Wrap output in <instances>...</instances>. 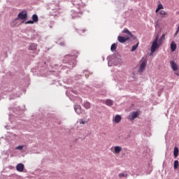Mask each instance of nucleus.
<instances>
[{
  "label": "nucleus",
  "instance_id": "2f4dec72",
  "mask_svg": "<svg viewBox=\"0 0 179 179\" xmlns=\"http://www.w3.org/2000/svg\"><path fill=\"white\" fill-rule=\"evenodd\" d=\"M147 62H148L146 60H143L140 66H141L142 68H145Z\"/></svg>",
  "mask_w": 179,
  "mask_h": 179
},
{
  "label": "nucleus",
  "instance_id": "2eb2a0df",
  "mask_svg": "<svg viewBox=\"0 0 179 179\" xmlns=\"http://www.w3.org/2000/svg\"><path fill=\"white\" fill-rule=\"evenodd\" d=\"M83 106L84 108H85V110H89V109H90V107H92V104L89 101L84 102Z\"/></svg>",
  "mask_w": 179,
  "mask_h": 179
},
{
  "label": "nucleus",
  "instance_id": "5fc2aeb1",
  "mask_svg": "<svg viewBox=\"0 0 179 179\" xmlns=\"http://www.w3.org/2000/svg\"><path fill=\"white\" fill-rule=\"evenodd\" d=\"M72 92H73V93H75V91L72 90Z\"/></svg>",
  "mask_w": 179,
  "mask_h": 179
},
{
  "label": "nucleus",
  "instance_id": "c756f323",
  "mask_svg": "<svg viewBox=\"0 0 179 179\" xmlns=\"http://www.w3.org/2000/svg\"><path fill=\"white\" fill-rule=\"evenodd\" d=\"M131 38H132V40H134V41H138V38L136 37V36L132 34V33L130 34V35H129Z\"/></svg>",
  "mask_w": 179,
  "mask_h": 179
},
{
  "label": "nucleus",
  "instance_id": "4d7b16f0",
  "mask_svg": "<svg viewBox=\"0 0 179 179\" xmlns=\"http://www.w3.org/2000/svg\"><path fill=\"white\" fill-rule=\"evenodd\" d=\"M68 71H69V70H66V72L68 73Z\"/></svg>",
  "mask_w": 179,
  "mask_h": 179
},
{
  "label": "nucleus",
  "instance_id": "f3484780",
  "mask_svg": "<svg viewBox=\"0 0 179 179\" xmlns=\"http://www.w3.org/2000/svg\"><path fill=\"white\" fill-rule=\"evenodd\" d=\"M121 150H122V147L120 145L115 146V153L116 155H118L119 153H121Z\"/></svg>",
  "mask_w": 179,
  "mask_h": 179
},
{
  "label": "nucleus",
  "instance_id": "49530a36",
  "mask_svg": "<svg viewBox=\"0 0 179 179\" xmlns=\"http://www.w3.org/2000/svg\"><path fill=\"white\" fill-rule=\"evenodd\" d=\"M6 129H9V126H5Z\"/></svg>",
  "mask_w": 179,
  "mask_h": 179
},
{
  "label": "nucleus",
  "instance_id": "ea45409f",
  "mask_svg": "<svg viewBox=\"0 0 179 179\" xmlns=\"http://www.w3.org/2000/svg\"><path fill=\"white\" fill-rule=\"evenodd\" d=\"M163 4L162 3H159L157 6V8L160 10V9H163Z\"/></svg>",
  "mask_w": 179,
  "mask_h": 179
},
{
  "label": "nucleus",
  "instance_id": "8fccbe9b",
  "mask_svg": "<svg viewBox=\"0 0 179 179\" xmlns=\"http://www.w3.org/2000/svg\"><path fill=\"white\" fill-rule=\"evenodd\" d=\"M177 30L179 31V25H178V29H177Z\"/></svg>",
  "mask_w": 179,
  "mask_h": 179
},
{
  "label": "nucleus",
  "instance_id": "0eeeda50",
  "mask_svg": "<svg viewBox=\"0 0 179 179\" xmlns=\"http://www.w3.org/2000/svg\"><path fill=\"white\" fill-rule=\"evenodd\" d=\"M138 115H139V112L133 111L129 114L128 118H129V120H130V121H134V120H135V118H138Z\"/></svg>",
  "mask_w": 179,
  "mask_h": 179
},
{
  "label": "nucleus",
  "instance_id": "a211bd4d",
  "mask_svg": "<svg viewBox=\"0 0 179 179\" xmlns=\"http://www.w3.org/2000/svg\"><path fill=\"white\" fill-rule=\"evenodd\" d=\"M179 149L178 147H175L173 149V157L174 159H177L178 157Z\"/></svg>",
  "mask_w": 179,
  "mask_h": 179
},
{
  "label": "nucleus",
  "instance_id": "f704fd0d",
  "mask_svg": "<svg viewBox=\"0 0 179 179\" xmlns=\"http://www.w3.org/2000/svg\"><path fill=\"white\" fill-rule=\"evenodd\" d=\"M83 73L85 74V78H87L90 73L87 70H84Z\"/></svg>",
  "mask_w": 179,
  "mask_h": 179
},
{
  "label": "nucleus",
  "instance_id": "4468645a",
  "mask_svg": "<svg viewBox=\"0 0 179 179\" xmlns=\"http://www.w3.org/2000/svg\"><path fill=\"white\" fill-rule=\"evenodd\" d=\"M170 64L173 71L175 72L176 71H178V65H177V63H175L174 61H171Z\"/></svg>",
  "mask_w": 179,
  "mask_h": 179
},
{
  "label": "nucleus",
  "instance_id": "cd10ccee",
  "mask_svg": "<svg viewBox=\"0 0 179 179\" xmlns=\"http://www.w3.org/2000/svg\"><path fill=\"white\" fill-rule=\"evenodd\" d=\"M138 45H139V42H138L136 45H134L131 47V52H134V51H135V50H136V48H138Z\"/></svg>",
  "mask_w": 179,
  "mask_h": 179
},
{
  "label": "nucleus",
  "instance_id": "423d86ee",
  "mask_svg": "<svg viewBox=\"0 0 179 179\" xmlns=\"http://www.w3.org/2000/svg\"><path fill=\"white\" fill-rule=\"evenodd\" d=\"M50 76H52V78H55V79L53 80L55 82H59V79L61 78V76L59 75V71H53L51 72Z\"/></svg>",
  "mask_w": 179,
  "mask_h": 179
},
{
  "label": "nucleus",
  "instance_id": "c03bdc74",
  "mask_svg": "<svg viewBox=\"0 0 179 179\" xmlns=\"http://www.w3.org/2000/svg\"><path fill=\"white\" fill-rule=\"evenodd\" d=\"M76 78H78V79H80V78H82V76H76Z\"/></svg>",
  "mask_w": 179,
  "mask_h": 179
},
{
  "label": "nucleus",
  "instance_id": "dca6fc26",
  "mask_svg": "<svg viewBox=\"0 0 179 179\" xmlns=\"http://www.w3.org/2000/svg\"><path fill=\"white\" fill-rule=\"evenodd\" d=\"M176 50H177V44L174 41H172L171 43V52H174Z\"/></svg>",
  "mask_w": 179,
  "mask_h": 179
},
{
  "label": "nucleus",
  "instance_id": "bb28decb",
  "mask_svg": "<svg viewBox=\"0 0 179 179\" xmlns=\"http://www.w3.org/2000/svg\"><path fill=\"white\" fill-rule=\"evenodd\" d=\"M76 31L80 36H83V33L86 32V29H76Z\"/></svg>",
  "mask_w": 179,
  "mask_h": 179
},
{
  "label": "nucleus",
  "instance_id": "6ab92c4d",
  "mask_svg": "<svg viewBox=\"0 0 179 179\" xmlns=\"http://www.w3.org/2000/svg\"><path fill=\"white\" fill-rule=\"evenodd\" d=\"M121 120H122L121 115H116L115 117V119H114V122L116 124H118V123L121 122Z\"/></svg>",
  "mask_w": 179,
  "mask_h": 179
},
{
  "label": "nucleus",
  "instance_id": "37998d69",
  "mask_svg": "<svg viewBox=\"0 0 179 179\" xmlns=\"http://www.w3.org/2000/svg\"><path fill=\"white\" fill-rule=\"evenodd\" d=\"M159 10H160L158 8H157L155 10L156 13H157V12H159Z\"/></svg>",
  "mask_w": 179,
  "mask_h": 179
},
{
  "label": "nucleus",
  "instance_id": "f257e3e1",
  "mask_svg": "<svg viewBox=\"0 0 179 179\" xmlns=\"http://www.w3.org/2000/svg\"><path fill=\"white\" fill-rule=\"evenodd\" d=\"M79 53L76 50H73L71 54L66 55L63 59V64L66 65L62 66L61 69L72 71L76 66V58H78Z\"/></svg>",
  "mask_w": 179,
  "mask_h": 179
},
{
  "label": "nucleus",
  "instance_id": "5701e85b",
  "mask_svg": "<svg viewBox=\"0 0 179 179\" xmlns=\"http://www.w3.org/2000/svg\"><path fill=\"white\" fill-rule=\"evenodd\" d=\"M32 21L34 23H37V22H38V15H37V14H34L32 15Z\"/></svg>",
  "mask_w": 179,
  "mask_h": 179
},
{
  "label": "nucleus",
  "instance_id": "09e8293b",
  "mask_svg": "<svg viewBox=\"0 0 179 179\" xmlns=\"http://www.w3.org/2000/svg\"><path fill=\"white\" fill-rule=\"evenodd\" d=\"M176 15H179V11H177V12H176Z\"/></svg>",
  "mask_w": 179,
  "mask_h": 179
},
{
  "label": "nucleus",
  "instance_id": "a19ab883",
  "mask_svg": "<svg viewBox=\"0 0 179 179\" xmlns=\"http://www.w3.org/2000/svg\"><path fill=\"white\" fill-rule=\"evenodd\" d=\"M86 122H87L84 121L83 119H81V120H80V124H86Z\"/></svg>",
  "mask_w": 179,
  "mask_h": 179
},
{
  "label": "nucleus",
  "instance_id": "7c9ffc66",
  "mask_svg": "<svg viewBox=\"0 0 179 179\" xmlns=\"http://www.w3.org/2000/svg\"><path fill=\"white\" fill-rule=\"evenodd\" d=\"M57 44H58V45H60L61 47H65V42H59V39L57 41Z\"/></svg>",
  "mask_w": 179,
  "mask_h": 179
},
{
  "label": "nucleus",
  "instance_id": "f03ea898",
  "mask_svg": "<svg viewBox=\"0 0 179 179\" xmlns=\"http://www.w3.org/2000/svg\"><path fill=\"white\" fill-rule=\"evenodd\" d=\"M158 42H159V34H157L155 36V38L153 41L152 44L151 45L150 51L152 53L155 52L156 50L160 48V44L162 43H159Z\"/></svg>",
  "mask_w": 179,
  "mask_h": 179
},
{
  "label": "nucleus",
  "instance_id": "a18cd8bd",
  "mask_svg": "<svg viewBox=\"0 0 179 179\" xmlns=\"http://www.w3.org/2000/svg\"><path fill=\"white\" fill-rule=\"evenodd\" d=\"M178 34V30H176V31L175 33V36H177Z\"/></svg>",
  "mask_w": 179,
  "mask_h": 179
},
{
  "label": "nucleus",
  "instance_id": "603ef678",
  "mask_svg": "<svg viewBox=\"0 0 179 179\" xmlns=\"http://www.w3.org/2000/svg\"><path fill=\"white\" fill-rule=\"evenodd\" d=\"M120 57H121V56H118L117 59H120Z\"/></svg>",
  "mask_w": 179,
  "mask_h": 179
},
{
  "label": "nucleus",
  "instance_id": "4be33fe9",
  "mask_svg": "<svg viewBox=\"0 0 179 179\" xmlns=\"http://www.w3.org/2000/svg\"><path fill=\"white\" fill-rule=\"evenodd\" d=\"M20 94H10L9 96L10 100H13V99H16L17 97H20Z\"/></svg>",
  "mask_w": 179,
  "mask_h": 179
},
{
  "label": "nucleus",
  "instance_id": "4c0bfd02",
  "mask_svg": "<svg viewBox=\"0 0 179 179\" xmlns=\"http://www.w3.org/2000/svg\"><path fill=\"white\" fill-rule=\"evenodd\" d=\"M127 176H128V174H125V173H119V177L120 178H122V177H127Z\"/></svg>",
  "mask_w": 179,
  "mask_h": 179
},
{
  "label": "nucleus",
  "instance_id": "f8f14e48",
  "mask_svg": "<svg viewBox=\"0 0 179 179\" xmlns=\"http://www.w3.org/2000/svg\"><path fill=\"white\" fill-rule=\"evenodd\" d=\"M16 170H17V171L22 173V171H23V170H24V164H23L22 163H20V164H17Z\"/></svg>",
  "mask_w": 179,
  "mask_h": 179
},
{
  "label": "nucleus",
  "instance_id": "20e7f679",
  "mask_svg": "<svg viewBox=\"0 0 179 179\" xmlns=\"http://www.w3.org/2000/svg\"><path fill=\"white\" fill-rule=\"evenodd\" d=\"M112 3L116 5L117 8H120V6H124L127 3V0H111Z\"/></svg>",
  "mask_w": 179,
  "mask_h": 179
},
{
  "label": "nucleus",
  "instance_id": "b1692460",
  "mask_svg": "<svg viewBox=\"0 0 179 179\" xmlns=\"http://www.w3.org/2000/svg\"><path fill=\"white\" fill-rule=\"evenodd\" d=\"M117 43H113L110 46V51H112V52H114V51L117 50Z\"/></svg>",
  "mask_w": 179,
  "mask_h": 179
},
{
  "label": "nucleus",
  "instance_id": "a878e982",
  "mask_svg": "<svg viewBox=\"0 0 179 179\" xmlns=\"http://www.w3.org/2000/svg\"><path fill=\"white\" fill-rule=\"evenodd\" d=\"M179 166V162L178 160H175L173 162V169L174 170H177L178 169Z\"/></svg>",
  "mask_w": 179,
  "mask_h": 179
},
{
  "label": "nucleus",
  "instance_id": "864d4df0",
  "mask_svg": "<svg viewBox=\"0 0 179 179\" xmlns=\"http://www.w3.org/2000/svg\"><path fill=\"white\" fill-rule=\"evenodd\" d=\"M102 58H103V61H104V57H102Z\"/></svg>",
  "mask_w": 179,
  "mask_h": 179
},
{
  "label": "nucleus",
  "instance_id": "aec40b11",
  "mask_svg": "<svg viewBox=\"0 0 179 179\" xmlns=\"http://www.w3.org/2000/svg\"><path fill=\"white\" fill-rule=\"evenodd\" d=\"M37 49V45H36L35 43H31V45L29 46L28 50H29V51H34V50Z\"/></svg>",
  "mask_w": 179,
  "mask_h": 179
},
{
  "label": "nucleus",
  "instance_id": "3c124183",
  "mask_svg": "<svg viewBox=\"0 0 179 179\" xmlns=\"http://www.w3.org/2000/svg\"><path fill=\"white\" fill-rule=\"evenodd\" d=\"M50 29H52V25H50Z\"/></svg>",
  "mask_w": 179,
  "mask_h": 179
},
{
  "label": "nucleus",
  "instance_id": "473e14b6",
  "mask_svg": "<svg viewBox=\"0 0 179 179\" xmlns=\"http://www.w3.org/2000/svg\"><path fill=\"white\" fill-rule=\"evenodd\" d=\"M165 36H166V34H163L161 36L160 38L158 40L159 44H162V41L163 38H164Z\"/></svg>",
  "mask_w": 179,
  "mask_h": 179
},
{
  "label": "nucleus",
  "instance_id": "412c9836",
  "mask_svg": "<svg viewBox=\"0 0 179 179\" xmlns=\"http://www.w3.org/2000/svg\"><path fill=\"white\" fill-rule=\"evenodd\" d=\"M106 106H108V107H111L114 103L113 102V100L111 99H106L105 101Z\"/></svg>",
  "mask_w": 179,
  "mask_h": 179
},
{
  "label": "nucleus",
  "instance_id": "7ed1b4c3",
  "mask_svg": "<svg viewBox=\"0 0 179 179\" xmlns=\"http://www.w3.org/2000/svg\"><path fill=\"white\" fill-rule=\"evenodd\" d=\"M17 19L18 20H23L22 23H24L29 17H27V10H23L22 11L20 12L17 16Z\"/></svg>",
  "mask_w": 179,
  "mask_h": 179
},
{
  "label": "nucleus",
  "instance_id": "de8ad7c7",
  "mask_svg": "<svg viewBox=\"0 0 179 179\" xmlns=\"http://www.w3.org/2000/svg\"><path fill=\"white\" fill-rule=\"evenodd\" d=\"M176 75H177V76H179V73H176Z\"/></svg>",
  "mask_w": 179,
  "mask_h": 179
},
{
  "label": "nucleus",
  "instance_id": "e433bc0d",
  "mask_svg": "<svg viewBox=\"0 0 179 179\" xmlns=\"http://www.w3.org/2000/svg\"><path fill=\"white\" fill-rule=\"evenodd\" d=\"M34 23L33 20H28L25 22V24H34Z\"/></svg>",
  "mask_w": 179,
  "mask_h": 179
},
{
  "label": "nucleus",
  "instance_id": "58836bf2",
  "mask_svg": "<svg viewBox=\"0 0 179 179\" xmlns=\"http://www.w3.org/2000/svg\"><path fill=\"white\" fill-rule=\"evenodd\" d=\"M16 149L17 150H23V145H18L16 147Z\"/></svg>",
  "mask_w": 179,
  "mask_h": 179
},
{
  "label": "nucleus",
  "instance_id": "393cba45",
  "mask_svg": "<svg viewBox=\"0 0 179 179\" xmlns=\"http://www.w3.org/2000/svg\"><path fill=\"white\" fill-rule=\"evenodd\" d=\"M54 5H55V8H56L57 10L59 9V1H57V2H56V3H55V1H53V2L51 3V6H54Z\"/></svg>",
  "mask_w": 179,
  "mask_h": 179
},
{
  "label": "nucleus",
  "instance_id": "c9c22d12",
  "mask_svg": "<svg viewBox=\"0 0 179 179\" xmlns=\"http://www.w3.org/2000/svg\"><path fill=\"white\" fill-rule=\"evenodd\" d=\"M143 69H145L144 67H141V66H140L139 69H138V73H142L143 72Z\"/></svg>",
  "mask_w": 179,
  "mask_h": 179
},
{
  "label": "nucleus",
  "instance_id": "1a4fd4ad",
  "mask_svg": "<svg viewBox=\"0 0 179 179\" xmlns=\"http://www.w3.org/2000/svg\"><path fill=\"white\" fill-rule=\"evenodd\" d=\"M73 108L76 114H78V115H80V114H82V106H80V105L75 104L73 106Z\"/></svg>",
  "mask_w": 179,
  "mask_h": 179
},
{
  "label": "nucleus",
  "instance_id": "ddd939ff",
  "mask_svg": "<svg viewBox=\"0 0 179 179\" xmlns=\"http://www.w3.org/2000/svg\"><path fill=\"white\" fill-rule=\"evenodd\" d=\"M71 16L73 19H78L79 17V13L76 10H71Z\"/></svg>",
  "mask_w": 179,
  "mask_h": 179
},
{
  "label": "nucleus",
  "instance_id": "9b49d317",
  "mask_svg": "<svg viewBox=\"0 0 179 179\" xmlns=\"http://www.w3.org/2000/svg\"><path fill=\"white\" fill-rule=\"evenodd\" d=\"M18 20L19 19H17V17L13 19L10 22V27H16V26H17Z\"/></svg>",
  "mask_w": 179,
  "mask_h": 179
},
{
  "label": "nucleus",
  "instance_id": "72a5a7b5",
  "mask_svg": "<svg viewBox=\"0 0 179 179\" xmlns=\"http://www.w3.org/2000/svg\"><path fill=\"white\" fill-rule=\"evenodd\" d=\"M159 14L161 15V16L162 17H164V15H167V13H166V11H164V10H161V11H159Z\"/></svg>",
  "mask_w": 179,
  "mask_h": 179
},
{
  "label": "nucleus",
  "instance_id": "6e6d98bb",
  "mask_svg": "<svg viewBox=\"0 0 179 179\" xmlns=\"http://www.w3.org/2000/svg\"><path fill=\"white\" fill-rule=\"evenodd\" d=\"M10 109H11V108H8V110H10Z\"/></svg>",
  "mask_w": 179,
  "mask_h": 179
},
{
  "label": "nucleus",
  "instance_id": "79ce46f5",
  "mask_svg": "<svg viewBox=\"0 0 179 179\" xmlns=\"http://www.w3.org/2000/svg\"><path fill=\"white\" fill-rule=\"evenodd\" d=\"M12 118H13V115H9V120H10L11 124H13V120H10Z\"/></svg>",
  "mask_w": 179,
  "mask_h": 179
},
{
  "label": "nucleus",
  "instance_id": "39448f33",
  "mask_svg": "<svg viewBox=\"0 0 179 179\" xmlns=\"http://www.w3.org/2000/svg\"><path fill=\"white\" fill-rule=\"evenodd\" d=\"M73 6H76L78 9H82L85 8V3L82 0H74L73 1Z\"/></svg>",
  "mask_w": 179,
  "mask_h": 179
},
{
  "label": "nucleus",
  "instance_id": "c85d7f7f",
  "mask_svg": "<svg viewBox=\"0 0 179 179\" xmlns=\"http://www.w3.org/2000/svg\"><path fill=\"white\" fill-rule=\"evenodd\" d=\"M122 33H125L128 36L131 34V31H129V29L127 28H124V30L122 31Z\"/></svg>",
  "mask_w": 179,
  "mask_h": 179
},
{
  "label": "nucleus",
  "instance_id": "9d476101",
  "mask_svg": "<svg viewBox=\"0 0 179 179\" xmlns=\"http://www.w3.org/2000/svg\"><path fill=\"white\" fill-rule=\"evenodd\" d=\"M115 55H112L107 57L106 59L108 61V66H113V63H111V61H113V59H115Z\"/></svg>",
  "mask_w": 179,
  "mask_h": 179
},
{
  "label": "nucleus",
  "instance_id": "6e6552de",
  "mask_svg": "<svg viewBox=\"0 0 179 179\" xmlns=\"http://www.w3.org/2000/svg\"><path fill=\"white\" fill-rule=\"evenodd\" d=\"M129 36H118L117 37V41H119V43H127V41H128V40H129Z\"/></svg>",
  "mask_w": 179,
  "mask_h": 179
}]
</instances>
